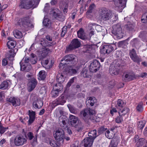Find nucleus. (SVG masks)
<instances>
[{
  "instance_id": "33",
  "label": "nucleus",
  "mask_w": 147,
  "mask_h": 147,
  "mask_svg": "<svg viewBox=\"0 0 147 147\" xmlns=\"http://www.w3.org/2000/svg\"><path fill=\"white\" fill-rule=\"evenodd\" d=\"M119 142V139L116 137L112 140L109 146H117Z\"/></svg>"
},
{
  "instance_id": "14",
  "label": "nucleus",
  "mask_w": 147,
  "mask_h": 147,
  "mask_svg": "<svg viewBox=\"0 0 147 147\" xmlns=\"http://www.w3.org/2000/svg\"><path fill=\"white\" fill-rule=\"evenodd\" d=\"M58 84V86H57V84H56L53 86V89L54 90H52L51 92L53 97L57 96L58 95L59 92L63 88V87L60 84Z\"/></svg>"
},
{
  "instance_id": "44",
  "label": "nucleus",
  "mask_w": 147,
  "mask_h": 147,
  "mask_svg": "<svg viewBox=\"0 0 147 147\" xmlns=\"http://www.w3.org/2000/svg\"><path fill=\"white\" fill-rule=\"evenodd\" d=\"M15 77L17 78L18 80H20L23 79L24 77V74L19 73H17L15 74Z\"/></svg>"
},
{
  "instance_id": "16",
  "label": "nucleus",
  "mask_w": 147,
  "mask_h": 147,
  "mask_svg": "<svg viewBox=\"0 0 147 147\" xmlns=\"http://www.w3.org/2000/svg\"><path fill=\"white\" fill-rule=\"evenodd\" d=\"M7 101L10 102L13 106L15 107L20 105V100L18 98L13 97L7 98Z\"/></svg>"
},
{
  "instance_id": "55",
  "label": "nucleus",
  "mask_w": 147,
  "mask_h": 147,
  "mask_svg": "<svg viewBox=\"0 0 147 147\" xmlns=\"http://www.w3.org/2000/svg\"><path fill=\"white\" fill-rule=\"evenodd\" d=\"M22 63L23 64H30L29 62L30 61V59L29 58L25 57L24 60H23Z\"/></svg>"
},
{
  "instance_id": "50",
  "label": "nucleus",
  "mask_w": 147,
  "mask_h": 147,
  "mask_svg": "<svg viewBox=\"0 0 147 147\" xmlns=\"http://www.w3.org/2000/svg\"><path fill=\"white\" fill-rule=\"evenodd\" d=\"M67 31V26H64L62 28V30L61 33V37H63Z\"/></svg>"
},
{
  "instance_id": "64",
  "label": "nucleus",
  "mask_w": 147,
  "mask_h": 147,
  "mask_svg": "<svg viewBox=\"0 0 147 147\" xmlns=\"http://www.w3.org/2000/svg\"><path fill=\"white\" fill-rule=\"evenodd\" d=\"M49 144L50 145L53 147H57V144H56L55 142V141L53 140H51L50 141Z\"/></svg>"
},
{
  "instance_id": "54",
  "label": "nucleus",
  "mask_w": 147,
  "mask_h": 147,
  "mask_svg": "<svg viewBox=\"0 0 147 147\" xmlns=\"http://www.w3.org/2000/svg\"><path fill=\"white\" fill-rule=\"evenodd\" d=\"M137 111L140 112H142L143 110V107L142 104H138L136 108Z\"/></svg>"
},
{
  "instance_id": "2",
  "label": "nucleus",
  "mask_w": 147,
  "mask_h": 147,
  "mask_svg": "<svg viewBox=\"0 0 147 147\" xmlns=\"http://www.w3.org/2000/svg\"><path fill=\"white\" fill-rule=\"evenodd\" d=\"M69 118L71 125L76 128L77 131H81L83 128V126L78 118L71 115H69Z\"/></svg>"
},
{
  "instance_id": "18",
  "label": "nucleus",
  "mask_w": 147,
  "mask_h": 147,
  "mask_svg": "<svg viewBox=\"0 0 147 147\" xmlns=\"http://www.w3.org/2000/svg\"><path fill=\"white\" fill-rule=\"evenodd\" d=\"M37 83L36 80L34 78H32L30 80L28 84L29 91H31L35 87Z\"/></svg>"
},
{
  "instance_id": "52",
  "label": "nucleus",
  "mask_w": 147,
  "mask_h": 147,
  "mask_svg": "<svg viewBox=\"0 0 147 147\" xmlns=\"http://www.w3.org/2000/svg\"><path fill=\"white\" fill-rule=\"evenodd\" d=\"M8 129V127H4L1 123L0 122V134H3L6 131V130Z\"/></svg>"
},
{
  "instance_id": "35",
  "label": "nucleus",
  "mask_w": 147,
  "mask_h": 147,
  "mask_svg": "<svg viewBox=\"0 0 147 147\" xmlns=\"http://www.w3.org/2000/svg\"><path fill=\"white\" fill-rule=\"evenodd\" d=\"M13 34L15 37L17 38H20L23 36L22 33L17 30L13 31Z\"/></svg>"
},
{
  "instance_id": "59",
  "label": "nucleus",
  "mask_w": 147,
  "mask_h": 147,
  "mask_svg": "<svg viewBox=\"0 0 147 147\" xmlns=\"http://www.w3.org/2000/svg\"><path fill=\"white\" fill-rule=\"evenodd\" d=\"M95 7V5L94 4H91L90 5L89 7L88 10V11L90 13L92 12V10Z\"/></svg>"
},
{
  "instance_id": "37",
  "label": "nucleus",
  "mask_w": 147,
  "mask_h": 147,
  "mask_svg": "<svg viewBox=\"0 0 147 147\" xmlns=\"http://www.w3.org/2000/svg\"><path fill=\"white\" fill-rule=\"evenodd\" d=\"M16 45V42L13 40L8 41L7 43V45L9 49H12L14 48Z\"/></svg>"
},
{
  "instance_id": "56",
  "label": "nucleus",
  "mask_w": 147,
  "mask_h": 147,
  "mask_svg": "<svg viewBox=\"0 0 147 147\" xmlns=\"http://www.w3.org/2000/svg\"><path fill=\"white\" fill-rule=\"evenodd\" d=\"M145 124V122L142 121H139L138 125V128L140 129H142L144 127Z\"/></svg>"
},
{
  "instance_id": "57",
  "label": "nucleus",
  "mask_w": 147,
  "mask_h": 147,
  "mask_svg": "<svg viewBox=\"0 0 147 147\" xmlns=\"http://www.w3.org/2000/svg\"><path fill=\"white\" fill-rule=\"evenodd\" d=\"M107 129L105 128L104 126H102L98 129V131L99 134H101L103 131L106 130Z\"/></svg>"
},
{
  "instance_id": "29",
  "label": "nucleus",
  "mask_w": 147,
  "mask_h": 147,
  "mask_svg": "<svg viewBox=\"0 0 147 147\" xmlns=\"http://www.w3.org/2000/svg\"><path fill=\"white\" fill-rule=\"evenodd\" d=\"M46 40H41L40 44L43 47H45L46 46L48 47H50L52 46H53L56 44L55 42L53 41L51 42H49V43H46Z\"/></svg>"
},
{
  "instance_id": "28",
  "label": "nucleus",
  "mask_w": 147,
  "mask_h": 147,
  "mask_svg": "<svg viewBox=\"0 0 147 147\" xmlns=\"http://www.w3.org/2000/svg\"><path fill=\"white\" fill-rule=\"evenodd\" d=\"M77 34L78 38L83 40H85L86 38L84 31L82 28H80L77 32Z\"/></svg>"
},
{
  "instance_id": "39",
  "label": "nucleus",
  "mask_w": 147,
  "mask_h": 147,
  "mask_svg": "<svg viewBox=\"0 0 147 147\" xmlns=\"http://www.w3.org/2000/svg\"><path fill=\"white\" fill-rule=\"evenodd\" d=\"M105 134L107 138L111 139L113 138L114 137L115 133H113L112 132H111L109 130H107L105 133Z\"/></svg>"
},
{
  "instance_id": "8",
  "label": "nucleus",
  "mask_w": 147,
  "mask_h": 147,
  "mask_svg": "<svg viewBox=\"0 0 147 147\" xmlns=\"http://www.w3.org/2000/svg\"><path fill=\"white\" fill-rule=\"evenodd\" d=\"M27 142V139L22 135H17L14 141L15 145L17 146H22L26 144Z\"/></svg>"
},
{
  "instance_id": "21",
  "label": "nucleus",
  "mask_w": 147,
  "mask_h": 147,
  "mask_svg": "<svg viewBox=\"0 0 147 147\" xmlns=\"http://www.w3.org/2000/svg\"><path fill=\"white\" fill-rule=\"evenodd\" d=\"M94 140L89 138H85L82 142V144L85 147H91L92 145Z\"/></svg>"
},
{
  "instance_id": "53",
  "label": "nucleus",
  "mask_w": 147,
  "mask_h": 147,
  "mask_svg": "<svg viewBox=\"0 0 147 147\" xmlns=\"http://www.w3.org/2000/svg\"><path fill=\"white\" fill-rule=\"evenodd\" d=\"M123 121V117L120 116H117L115 118L116 122L118 123H121Z\"/></svg>"
},
{
  "instance_id": "9",
  "label": "nucleus",
  "mask_w": 147,
  "mask_h": 147,
  "mask_svg": "<svg viewBox=\"0 0 147 147\" xmlns=\"http://www.w3.org/2000/svg\"><path fill=\"white\" fill-rule=\"evenodd\" d=\"M127 0H114L116 9L119 12H121L125 7Z\"/></svg>"
},
{
  "instance_id": "47",
  "label": "nucleus",
  "mask_w": 147,
  "mask_h": 147,
  "mask_svg": "<svg viewBox=\"0 0 147 147\" xmlns=\"http://www.w3.org/2000/svg\"><path fill=\"white\" fill-rule=\"evenodd\" d=\"M26 138H27L30 140H32L34 138V135L31 132H28L27 134H25Z\"/></svg>"
},
{
  "instance_id": "24",
  "label": "nucleus",
  "mask_w": 147,
  "mask_h": 147,
  "mask_svg": "<svg viewBox=\"0 0 147 147\" xmlns=\"http://www.w3.org/2000/svg\"><path fill=\"white\" fill-rule=\"evenodd\" d=\"M22 61H21L20 63L21 70L28 72L31 69L32 67L30 64H23L22 63Z\"/></svg>"
},
{
  "instance_id": "23",
  "label": "nucleus",
  "mask_w": 147,
  "mask_h": 147,
  "mask_svg": "<svg viewBox=\"0 0 147 147\" xmlns=\"http://www.w3.org/2000/svg\"><path fill=\"white\" fill-rule=\"evenodd\" d=\"M15 54L14 51L12 50H9L6 54V58L10 61V64H12V61L13 60V57L15 56Z\"/></svg>"
},
{
  "instance_id": "27",
  "label": "nucleus",
  "mask_w": 147,
  "mask_h": 147,
  "mask_svg": "<svg viewBox=\"0 0 147 147\" xmlns=\"http://www.w3.org/2000/svg\"><path fill=\"white\" fill-rule=\"evenodd\" d=\"M59 123L62 127H64V125L66 124V121H67L66 116L64 115H61L59 118Z\"/></svg>"
},
{
  "instance_id": "11",
  "label": "nucleus",
  "mask_w": 147,
  "mask_h": 147,
  "mask_svg": "<svg viewBox=\"0 0 147 147\" xmlns=\"http://www.w3.org/2000/svg\"><path fill=\"white\" fill-rule=\"evenodd\" d=\"M54 136L56 140L59 141L62 140V142H63V139L65 137L64 131L62 129L59 128L56 131Z\"/></svg>"
},
{
  "instance_id": "32",
  "label": "nucleus",
  "mask_w": 147,
  "mask_h": 147,
  "mask_svg": "<svg viewBox=\"0 0 147 147\" xmlns=\"http://www.w3.org/2000/svg\"><path fill=\"white\" fill-rule=\"evenodd\" d=\"M129 111V109L127 107H125L123 109H119V113L120 116H124Z\"/></svg>"
},
{
  "instance_id": "5",
  "label": "nucleus",
  "mask_w": 147,
  "mask_h": 147,
  "mask_svg": "<svg viewBox=\"0 0 147 147\" xmlns=\"http://www.w3.org/2000/svg\"><path fill=\"white\" fill-rule=\"evenodd\" d=\"M80 42L79 41L78 39H75L73 40L69 46L66 48L65 52L66 53H69L73 49L80 47Z\"/></svg>"
},
{
  "instance_id": "63",
  "label": "nucleus",
  "mask_w": 147,
  "mask_h": 147,
  "mask_svg": "<svg viewBox=\"0 0 147 147\" xmlns=\"http://www.w3.org/2000/svg\"><path fill=\"white\" fill-rule=\"evenodd\" d=\"M131 42L135 46L137 45L139 42V41L137 38L134 39L132 40H131Z\"/></svg>"
},
{
  "instance_id": "40",
  "label": "nucleus",
  "mask_w": 147,
  "mask_h": 147,
  "mask_svg": "<svg viewBox=\"0 0 147 147\" xmlns=\"http://www.w3.org/2000/svg\"><path fill=\"white\" fill-rule=\"evenodd\" d=\"M39 75L38 79L40 80H44L46 76V72L44 70L40 71L39 73Z\"/></svg>"
},
{
  "instance_id": "26",
  "label": "nucleus",
  "mask_w": 147,
  "mask_h": 147,
  "mask_svg": "<svg viewBox=\"0 0 147 147\" xmlns=\"http://www.w3.org/2000/svg\"><path fill=\"white\" fill-rule=\"evenodd\" d=\"M96 100L94 97H90L87 98L86 102V104L87 106H93L96 102Z\"/></svg>"
},
{
  "instance_id": "10",
  "label": "nucleus",
  "mask_w": 147,
  "mask_h": 147,
  "mask_svg": "<svg viewBox=\"0 0 147 147\" xmlns=\"http://www.w3.org/2000/svg\"><path fill=\"white\" fill-rule=\"evenodd\" d=\"M100 66L99 61L94 60L90 63L89 66V69L90 72H95L99 70Z\"/></svg>"
},
{
  "instance_id": "38",
  "label": "nucleus",
  "mask_w": 147,
  "mask_h": 147,
  "mask_svg": "<svg viewBox=\"0 0 147 147\" xmlns=\"http://www.w3.org/2000/svg\"><path fill=\"white\" fill-rule=\"evenodd\" d=\"M132 61L134 62L137 63L139 64L140 62L142 61V59L140 57L138 56L137 55L131 58Z\"/></svg>"
},
{
  "instance_id": "60",
  "label": "nucleus",
  "mask_w": 147,
  "mask_h": 147,
  "mask_svg": "<svg viewBox=\"0 0 147 147\" xmlns=\"http://www.w3.org/2000/svg\"><path fill=\"white\" fill-rule=\"evenodd\" d=\"M74 78L71 79L67 84V87H69L71 84L74 82Z\"/></svg>"
},
{
  "instance_id": "49",
  "label": "nucleus",
  "mask_w": 147,
  "mask_h": 147,
  "mask_svg": "<svg viewBox=\"0 0 147 147\" xmlns=\"http://www.w3.org/2000/svg\"><path fill=\"white\" fill-rule=\"evenodd\" d=\"M51 21L48 18H45L43 21V25L46 26H49L51 24Z\"/></svg>"
},
{
  "instance_id": "12",
  "label": "nucleus",
  "mask_w": 147,
  "mask_h": 147,
  "mask_svg": "<svg viewBox=\"0 0 147 147\" xmlns=\"http://www.w3.org/2000/svg\"><path fill=\"white\" fill-rule=\"evenodd\" d=\"M19 6L21 8L30 9L32 7V0H22Z\"/></svg>"
},
{
  "instance_id": "25",
  "label": "nucleus",
  "mask_w": 147,
  "mask_h": 147,
  "mask_svg": "<svg viewBox=\"0 0 147 147\" xmlns=\"http://www.w3.org/2000/svg\"><path fill=\"white\" fill-rule=\"evenodd\" d=\"M65 77L63 74H62L59 73L57 74L56 77V80L58 84H57V86H58V84H60L61 86V84L63 83L65 80Z\"/></svg>"
},
{
  "instance_id": "13",
  "label": "nucleus",
  "mask_w": 147,
  "mask_h": 147,
  "mask_svg": "<svg viewBox=\"0 0 147 147\" xmlns=\"http://www.w3.org/2000/svg\"><path fill=\"white\" fill-rule=\"evenodd\" d=\"M114 50V48L112 46L110 45H105L103 46L101 49L100 52L102 54H109Z\"/></svg>"
},
{
  "instance_id": "62",
  "label": "nucleus",
  "mask_w": 147,
  "mask_h": 147,
  "mask_svg": "<svg viewBox=\"0 0 147 147\" xmlns=\"http://www.w3.org/2000/svg\"><path fill=\"white\" fill-rule=\"evenodd\" d=\"M37 144V137H36L34 138V139L32 142V145L34 146Z\"/></svg>"
},
{
  "instance_id": "42",
  "label": "nucleus",
  "mask_w": 147,
  "mask_h": 147,
  "mask_svg": "<svg viewBox=\"0 0 147 147\" xmlns=\"http://www.w3.org/2000/svg\"><path fill=\"white\" fill-rule=\"evenodd\" d=\"M67 106L69 109L70 112L76 114L77 112V109L74 108L73 106L70 104H68Z\"/></svg>"
},
{
  "instance_id": "4",
  "label": "nucleus",
  "mask_w": 147,
  "mask_h": 147,
  "mask_svg": "<svg viewBox=\"0 0 147 147\" xmlns=\"http://www.w3.org/2000/svg\"><path fill=\"white\" fill-rule=\"evenodd\" d=\"M121 60L120 59L116 60L113 65H111L109 68L110 72L115 75H118L121 68Z\"/></svg>"
},
{
  "instance_id": "20",
  "label": "nucleus",
  "mask_w": 147,
  "mask_h": 147,
  "mask_svg": "<svg viewBox=\"0 0 147 147\" xmlns=\"http://www.w3.org/2000/svg\"><path fill=\"white\" fill-rule=\"evenodd\" d=\"M28 112V115L29 116V119L28 121V125H31L34 121L35 118L36 113L35 111L32 110H29Z\"/></svg>"
},
{
  "instance_id": "48",
  "label": "nucleus",
  "mask_w": 147,
  "mask_h": 147,
  "mask_svg": "<svg viewBox=\"0 0 147 147\" xmlns=\"http://www.w3.org/2000/svg\"><path fill=\"white\" fill-rule=\"evenodd\" d=\"M145 142V140L143 138H140L138 142L136 143L137 146H139L142 145Z\"/></svg>"
},
{
  "instance_id": "1",
  "label": "nucleus",
  "mask_w": 147,
  "mask_h": 147,
  "mask_svg": "<svg viewBox=\"0 0 147 147\" xmlns=\"http://www.w3.org/2000/svg\"><path fill=\"white\" fill-rule=\"evenodd\" d=\"M99 18L102 21H109L111 23L116 21L118 19V15L111 13V11L107 9L103 8L100 11Z\"/></svg>"
},
{
  "instance_id": "43",
  "label": "nucleus",
  "mask_w": 147,
  "mask_h": 147,
  "mask_svg": "<svg viewBox=\"0 0 147 147\" xmlns=\"http://www.w3.org/2000/svg\"><path fill=\"white\" fill-rule=\"evenodd\" d=\"M8 82L7 81H4L1 84L0 88L1 89L5 90L8 87Z\"/></svg>"
},
{
  "instance_id": "22",
  "label": "nucleus",
  "mask_w": 147,
  "mask_h": 147,
  "mask_svg": "<svg viewBox=\"0 0 147 147\" xmlns=\"http://www.w3.org/2000/svg\"><path fill=\"white\" fill-rule=\"evenodd\" d=\"M43 105V102L42 100H38L36 97L34 98L33 105L35 108L40 109L42 107Z\"/></svg>"
},
{
  "instance_id": "31",
  "label": "nucleus",
  "mask_w": 147,
  "mask_h": 147,
  "mask_svg": "<svg viewBox=\"0 0 147 147\" xmlns=\"http://www.w3.org/2000/svg\"><path fill=\"white\" fill-rule=\"evenodd\" d=\"M88 136L89 137L88 138H91V139L94 140L98 136V135H97L96 130L95 129H94L90 131L88 133Z\"/></svg>"
},
{
  "instance_id": "41",
  "label": "nucleus",
  "mask_w": 147,
  "mask_h": 147,
  "mask_svg": "<svg viewBox=\"0 0 147 147\" xmlns=\"http://www.w3.org/2000/svg\"><path fill=\"white\" fill-rule=\"evenodd\" d=\"M141 22L143 23H147V11L144 13L142 15Z\"/></svg>"
},
{
  "instance_id": "30",
  "label": "nucleus",
  "mask_w": 147,
  "mask_h": 147,
  "mask_svg": "<svg viewBox=\"0 0 147 147\" xmlns=\"http://www.w3.org/2000/svg\"><path fill=\"white\" fill-rule=\"evenodd\" d=\"M125 104L123 100L119 99L117 101L115 107L117 109H120L123 108L125 106Z\"/></svg>"
},
{
  "instance_id": "34",
  "label": "nucleus",
  "mask_w": 147,
  "mask_h": 147,
  "mask_svg": "<svg viewBox=\"0 0 147 147\" xmlns=\"http://www.w3.org/2000/svg\"><path fill=\"white\" fill-rule=\"evenodd\" d=\"M51 51H52L48 48L44 49L42 51L41 53V56L43 58H44L48 54L50 53Z\"/></svg>"
},
{
  "instance_id": "51",
  "label": "nucleus",
  "mask_w": 147,
  "mask_h": 147,
  "mask_svg": "<svg viewBox=\"0 0 147 147\" xmlns=\"http://www.w3.org/2000/svg\"><path fill=\"white\" fill-rule=\"evenodd\" d=\"M137 55L135 50L134 49L129 50V55L131 58Z\"/></svg>"
},
{
  "instance_id": "15",
  "label": "nucleus",
  "mask_w": 147,
  "mask_h": 147,
  "mask_svg": "<svg viewBox=\"0 0 147 147\" xmlns=\"http://www.w3.org/2000/svg\"><path fill=\"white\" fill-rule=\"evenodd\" d=\"M134 78V75L130 72L124 73L122 76L123 80L125 82L131 81Z\"/></svg>"
},
{
  "instance_id": "3",
  "label": "nucleus",
  "mask_w": 147,
  "mask_h": 147,
  "mask_svg": "<svg viewBox=\"0 0 147 147\" xmlns=\"http://www.w3.org/2000/svg\"><path fill=\"white\" fill-rule=\"evenodd\" d=\"M95 111L90 108H86L81 111L80 116L85 121H87L88 120H92L91 116L94 114Z\"/></svg>"
},
{
  "instance_id": "6",
  "label": "nucleus",
  "mask_w": 147,
  "mask_h": 147,
  "mask_svg": "<svg viewBox=\"0 0 147 147\" xmlns=\"http://www.w3.org/2000/svg\"><path fill=\"white\" fill-rule=\"evenodd\" d=\"M18 23L20 26H23L25 27H33V25L31 24L29 17H24L20 18Z\"/></svg>"
},
{
  "instance_id": "45",
  "label": "nucleus",
  "mask_w": 147,
  "mask_h": 147,
  "mask_svg": "<svg viewBox=\"0 0 147 147\" xmlns=\"http://www.w3.org/2000/svg\"><path fill=\"white\" fill-rule=\"evenodd\" d=\"M68 73L71 75H73L76 74L77 73V71L73 67H70L68 69Z\"/></svg>"
},
{
  "instance_id": "17",
  "label": "nucleus",
  "mask_w": 147,
  "mask_h": 147,
  "mask_svg": "<svg viewBox=\"0 0 147 147\" xmlns=\"http://www.w3.org/2000/svg\"><path fill=\"white\" fill-rule=\"evenodd\" d=\"M65 102V99L64 96L63 95H61L58 98L53 102V106L55 107L59 105H63Z\"/></svg>"
},
{
  "instance_id": "58",
  "label": "nucleus",
  "mask_w": 147,
  "mask_h": 147,
  "mask_svg": "<svg viewBox=\"0 0 147 147\" xmlns=\"http://www.w3.org/2000/svg\"><path fill=\"white\" fill-rule=\"evenodd\" d=\"M96 24L94 23H90L88 25V27L90 29L94 30Z\"/></svg>"
},
{
  "instance_id": "19",
  "label": "nucleus",
  "mask_w": 147,
  "mask_h": 147,
  "mask_svg": "<svg viewBox=\"0 0 147 147\" xmlns=\"http://www.w3.org/2000/svg\"><path fill=\"white\" fill-rule=\"evenodd\" d=\"M76 57V56L74 55L69 54L63 58L61 61V62L64 61L65 63L67 64L69 63V62H70L74 60Z\"/></svg>"
},
{
  "instance_id": "46",
  "label": "nucleus",
  "mask_w": 147,
  "mask_h": 147,
  "mask_svg": "<svg viewBox=\"0 0 147 147\" xmlns=\"http://www.w3.org/2000/svg\"><path fill=\"white\" fill-rule=\"evenodd\" d=\"M51 13L53 14V16L55 17V18L57 19H58L62 18V15L56 13V11H54V10L52 11H51Z\"/></svg>"
},
{
  "instance_id": "61",
  "label": "nucleus",
  "mask_w": 147,
  "mask_h": 147,
  "mask_svg": "<svg viewBox=\"0 0 147 147\" xmlns=\"http://www.w3.org/2000/svg\"><path fill=\"white\" fill-rule=\"evenodd\" d=\"M74 78L71 79L67 84V87H69L71 84L74 82Z\"/></svg>"
},
{
  "instance_id": "7",
  "label": "nucleus",
  "mask_w": 147,
  "mask_h": 147,
  "mask_svg": "<svg viewBox=\"0 0 147 147\" xmlns=\"http://www.w3.org/2000/svg\"><path fill=\"white\" fill-rule=\"evenodd\" d=\"M113 28L112 33L116 36L118 38L120 39L123 37V35L120 24L115 25L113 26Z\"/></svg>"
},
{
  "instance_id": "36",
  "label": "nucleus",
  "mask_w": 147,
  "mask_h": 147,
  "mask_svg": "<svg viewBox=\"0 0 147 147\" xmlns=\"http://www.w3.org/2000/svg\"><path fill=\"white\" fill-rule=\"evenodd\" d=\"M89 72L88 69L84 68L81 73V76L84 78H88L89 76Z\"/></svg>"
}]
</instances>
